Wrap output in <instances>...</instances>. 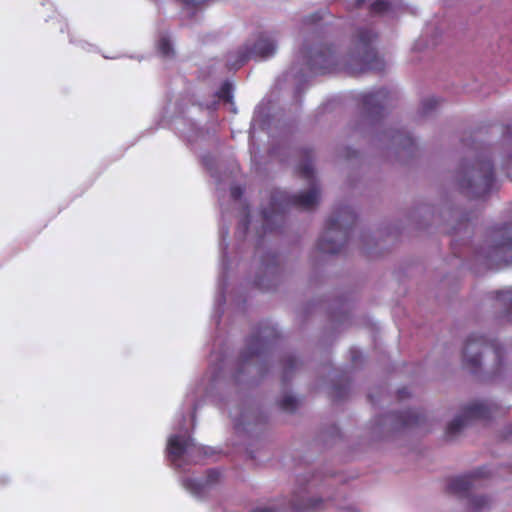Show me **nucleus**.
<instances>
[{"label":"nucleus","mask_w":512,"mask_h":512,"mask_svg":"<svg viewBox=\"0 0 512 512\" xmlns=\"http://www.w3.org/2000/svg\"><path fill=\"white\" fill-rule=\"evenodd\" d=\"M378 34L370 27L356 30L351 46L345 55L340 56L334 45L320 44L308 51L310 70L316 74H324L343 69L350 75H357L369 70L383 71L384 60L379 56L375 43Z\"/></svg>","instance_id":"1"},{"label":"nucleus","mask_w":512,"mask_h":512,"mask_svg":"<svg viewBox=\"0 0 512 512\" xmlns=\"http://www.w3.org/2000/svg\"><path fill=\"white\" fill-rule=\"evenodd\" d=\"M356 218L355 213L348 206L335 211L326 221L325 233L317 242L318 250L323 253H339L347 240L348 230L355 224Z\"/></svg>","instance_id":"2"},{"label":"nucleus","mask_w":512,"mask_h":512,"mask_svg":"<svg viewBox=\"0 0 512 512\" xmlns=\"http://www.w3.org/2000/svg\"><path fill=\"white\" fill-rule=\"evenodd\" d=\"M495 184L493 164L490 160H477L463 170L459 179L461 193L477 199L487 196Z\"/></svg>","instance_id":"3"},{"label":"nucleus","mask_w":512,"mask_h":512,"mask_svg":"<svg viewBox=\"0 0 512 512\" xmlns=\"http://www.w3.org/2000/svg\"><path fill=\"white\" fill-rule=\"evenodd\" d=\"M303 161L297 167V173L303 179H306L310 184L311 188L308 191L301 192L294 195H281L279 200L285 206H294L300 209L309 210L314 208L320 197L319 187L315 183L314 179V168L312 165L313 151L310 149H303L301 151Z\"/></svg>","instance_id":"4"},{"label":"nucleus","mask_w":512,"mask_h":512,"mask_svg":"<svg viewBox=\"0 0 512 512\" xmlns=\"http://www.w3.org/2000/svg\"><path fill=\"white\" fill-rule=\"evenodd\" d=\"M486 351H491L494 355L497 368L502 365L503 348L496 340H490L483 335L471 334L463 348V363L472 372L475 373L481 366V356Z\"/></svg>","instance_id":"5"},{"label":"nucleus","mask_w":512,"mask_h":512,"mask_svg":"<svg viewBox=\"0 0 512 512\" xmlns=\"http://www.w3.org/2000/svg\"><path fill=\"white\" fill-rule=\"evenodd\" d=\"M483 255L490 264H512V224L492 230L490 244Z\"/></svg>","instance_id":"6"},{"label":"nucleus","mask_w":512,"mask_h":512,"mask_svg":"<svg viewBox=\"0 0 512 512\" xmlns=\"http://www.w3.org/2000/svg\"><path fill=\"white\" fill-rule=\"evenodd\" d=\"M319 476L307 473L298 476L297 488L291 500L293 512H320L325 509V500L322 498H308L307 494L318 485Z\"/></svg>","instance_id":"7"},{"label":"nucleus","mask_w":512,"mask_h":512,"mask_svg":"<svg viewBox=\"0 0 512 512\" xmlns=\"http://www.w3.org/2000/svg\"><path fill=\"white\" fill-rule=\"evenodd\" d=\"M496 405L486 402H473L465 406L462 413L453 419L446 428V435L448 437H454L457 435L465 426L468 425L471 420H486L493 417L496 413Z\"/></svg>","instance_id":"8"},{"label":"nucleus","mask_w":512,"mask_h":512,"mask_svg":"<svg viewBox=\"0 0 512 512\" xmlns=\"http://www.w3.org/2000/svg\"><path fill=\"white\" fill-rule=\"evenodd\" d=\"M277 338L278 333L274 327H259L247 340V346L241 355L243 362L247 363L254 357L265 354Z\"/></svg>","instance_id":"9"},{"label":"nucleus","mask_w":512,"mask_h":512,"mask_svg":"<svg viewBox=\"0 0 512 512\" xmlns=\"http://www.w3.org/2000/svg\"><path fill=\"white\" fill-rule=\"evenodd\" d=\"M276 51L275 40L266 34H261L251 48H244L237 52L235 61H229L230 69L237 70L250 58L266 59Z\"/></svg>","instance_id":"10"},{"label":"nucleus","mask_w":512,"mask_h":512,"mask_svg":"<svg viewBox=\"0 0 512 512\" xmlns=\"http://www.w3.org/2000/svg\"><path fill=\"white\" fill-rule=\"evenodd\" d=\"M167 452L170 460L177 463L184 455H207L203 447L198 446L190 436L172 435L168 440Z\"/></svg>","instance_id":"11"},{"label":"nucleus","mask_w":512,"mask_h":512,"mask_svg":"<svg viewBox=\"0 0 512 512\" xmlns=\"http://www.w3.org/2000/svg\"><path fill=\"white\" fill-rule=\"evenodd\" d=\"M490 476V471L486 467L476 469L474 472L450 479L447 485V492L459 497L466 496L469 490L474 486V482L480 478Z\"/></svg>","instance_id":"12"},{"label":"nucleus","mask_w":512,"mask_h":512,"mask_svg":"<svg viewBox=\"0 0 512 512\" xmlns=\"http://www.w3.org/2000/svg\"><path fill=\"white\" fill-rule=\"evenodd\" d=\"M391 94L386 88H380L362 96V103L369 115H381L385 106L390 102Z\"/></svg>","instance_id":"13"},{"label":"nucleus","mask_w":512,"mask_h":512,"mask_svg":"<svg viewBox=\"0 0 512 512\" xmlns=\"http://www.w3.org/2000/svg\"><path fill=\"white\" fill-rule=\"evenodd\" d=\"M220 477L219 471L215 469H211L207 472L206 479L204 481H200L194 478H186L183 481V486L190 491L193 495L200 497L202 496L208 489V487L218 481Z\"/></svg>","instance_id":"14"},{"label":"nucleus","mask_w":512,"mask_h":512,"mask_svg":"<svg viewBox=\"0 0 512 512\" xmlns=\"http://www.w3.org/2000/svg\"><path fill=\"white\" fill-rule=\"evenodd\" d=\"M424 415L418 410H406L401 412L397 419L403 427L419 426L424 421Z\"/></svg>","instance_id":"15"},{"label":"nucleus","mask_w":512,"mask_h":512,"mask_svg":"<svg viewBox=\"0 0 512 512\" xmlns=\"http://www.w3.org/2000/svg\"><path fill=\"white\" fill-rule=\"evenodd\" d=\"M491 499L487 496H473L469 499L468 510L470 512H482L491 505Z\"/></svg>","instance_id":"16"},{"label":"nucleus","mask_w":512,"mask_h":512,"mask_svg":"<svg viewBox=\"0 0 512 512\" xmlns=\"http://www.w3.org/2000/svg\"><path fill=\"white\" fill-rule=\"evenodd\" d=\"M495 299L499 301L507 313L512 312V288L499 290L495 293Z\"/></svg>","instance_id":"17"},{"label":"nucleus","mask_w":512,"mask_h":512,"mask_svg":"<svg viewBox=\"0 0 512 512\" xmlns=\"http://www.w3.org/2000/svg\"><path fill=\"white\" fill-rule=\"evenodd\" d=\"M391 139L393 143L402 146L403 148H408L414 144L413 139L408 135L401 131H396L391 135Z\"/></svg>","instance_id":"18"},{"label":"nucleus","mask_w":512,"mask_h":512,"mask_svg":"<svg viewBox=\"0 0 512 512\" xmlns=\"http://www.w3.org/2000/svg\"><path fill=\"white\" fill-rule=\"evenodd\" d=\"M297 406L298 400L291 395H286L279 401L280 409L285 412H294Z\"/></svg>","instance_id":"19"},{"label":"nucleus","mask_w":512,"mask_h":512,"mask_svg":"<svg viewBox=\"0 0 512 512\" xmlns=\"http://www.w3.org/2000/svg\"><path fill=\"white\" fill-rule=\"evenodd\" d=\"M390 9V2L388 0H376L370 5V13L374 15H381Z\"/></svg>","instance_id":"20"},{"label":"nucleus","mask_w":512,"mask_h":512,"mask_svg":"<svg viewBox=\"0 0 512 512\" xmlns=\"http://www.w3.org/2000/svg\"><path fill=\"white\" fill-rule=\"evenodd\" d=\"M157 47L162 56L169 57L174 54L171 41L168 37H161L158 41Z\"/></svg>","instance_id":"21"},{"label":"nucleus","mask_w":512,"mask_h":512,"mask_svg":"<svg viewBox=\"0 0 512 512\" xmlns=\"http://www.w3.org/2000/svg\"><path fill=\"white\" fill-rule=\"evenodd\" d=\"M218 97L225 101V102H231L232 101V85L229 82H225L220 87L218 93Z\"/></svg>","instance_id":"22"},{"label":"nucleus","mask_w":512,"mask_h":512,"mask_svg":"<svg viewBox=\"0 0 512 512\" xmlns=\"http://www.w3.org/2000/svg\"><path fill=\"white\" fill-rule=\"evenodd\" d=\"M274 218L276 220H283L284 216L281 213H274L270 215L266 210L263 211V219H264V229L266 231H272V228L269 226L270 220Z\"/></svg>","instance_id":"23"},{"label":"nucleus","mask_w":512,"mask_h":512,"mask_svg":"<svg viewBox=\"0 0 512 512\" xmlns=\"http://www.w3.org/2000/svg\"><path fill=\"white\" fill-rule=\"evenodd\" d=\"M438 105V100L434 97L424 99L422 102V113L428 114Z\"/></svg>","instance_id":"24"},{"label":"nucleus","mask_w":512,"mask_h":512,"mask_svg":"<svg viewBox=\"0 0 512 512\" xmlns=\"http://www.w3.org/2000/svg\"><path fill=\"white\" fill-rule=\"evenodd\" d=\"M297 359L294 356H288L284 359V374L287 376L289 372L297 367Z\"/></svg>","instance_id":"25"},{"label":"nucleus","mask_w":512,"mask_h":512,"mask_svg":"<svg viewBox=\"0 0 512 512\" xmlns=\"http://www.w3.org/2000/svg\"><path fill=\"white\" fill-rule=\"evenodd\" d=\"M347 394L346 386H334L333 387V396L335 399H341Z\"/></svg>","instance_id":"26"},{"label":"nucleus","mask_w":512,"mask_h":512,"mask_svg":"<svg viewBox=\"0 0 512 512\" xmlns=\"http://www.w3.org/2000/svg\"><path fill=\"white\" fill-rule=\"evenodd\" d=\"M230 194L234 200H239L243 195V189L240 186H232Z\"/></svg>","instance_id":"27"},{"label":"nucleus","mask_w":512,"mask_h":512,"mask_svg":"<svg viewBox=\"0 0 512 512\" xmlns=\"http://www.w3.org/2000/svg\"><path fill=\"white\" fill-rule=\"evenodd\" d=\"M180 1L188 7H198L206 2V0H180Z\"/></svg>","instance_id":"28"},{"label":"nucleus","mask_w":512,"mask_h":512,"mask_svg":"<svg viewBox=\"0 0 512 512\" xmlns=\"http://www.w3.org/2000/svg\"><path fill=\"white\" fill-rule=\"evenodd\" d=\"M397 394L400 400L410 397V392L407 387L399 389Z\"/></svg>","instance_id":"29"},{"label":"nucleus","mask_w":512,"mask_h":512,"mask_svg":"<svg viewBox=\"0 0 512 512\" xmlns=\"http://www.w3.org/2000/svg\"><path fill=\"white\" fill-rule=\"evenodd\" d=\"M321 19H322V16L319 13H314L307 18V22L308 23H316Z\"/></svg>","instance_id":"30"},{"label":"nucleus","mask_w":512,"mask_h":512,"mask_svg":"<svg viewBox=\"0 0 512 512\" xmlns=\"http://www.w3.org/2000/svg\"><path fill=\"white\" fill-rule=\"evenodd\" d=\"M504 138L512 142V126L506 127Z\"/></svg>","instance_id":"31"},{"label":"nucleus","mask_w":512,"mask_h":512,"mask_svg":"<svg viewBox=\"0 0 512 512\" xmlns=\"http://www.w3.org/2000/svg\"><path fill=\"white\" fill-rule=\"evenodd\" d=\"M251 512H275V511L270 508H257V509L252 510Z\"/></svg>","instance_id":"32"},{"label":"nucleus","mask_w":512,"mask_h":512,"mask_svg":"<svg viewBox=\"0 0 512 512\" xmlns=\"http://www.w3.org/2000/svg\"><path fill=\"white\" fill-rule=\"evenodd\" d=\"M367 0H356L355 6L360 8Z\"/></svg>","instance_id":"33"},{"label":"nucleus","mask_w":512,"mask_h":512,"mask_svg":"<svg viewBox=\"0 0 512 512\" xmlns=\"http://www.w3.org/2000/svg\"><path fill=\"white\" fill-rule=\"evenodd\" d=\"M256 285H257V286H259L260 288H262V286H261V283H260V282H258V281H257V282H256Z\"/></svg>","instance_id":"34"},{"label":"nucleus","mask_w":512,"mask_h":512,"mask_svg":"<svg viewBox=\"0 0 512 512\" xmlns=\"http://www.w3.org/2000/svg\"><path fill=\"white\" fill-rule=\"evenodd\" d=\"M369 399L371 402H373L372 395H369Z\"/></svg>","instance_id":"35"}]
</instances>
